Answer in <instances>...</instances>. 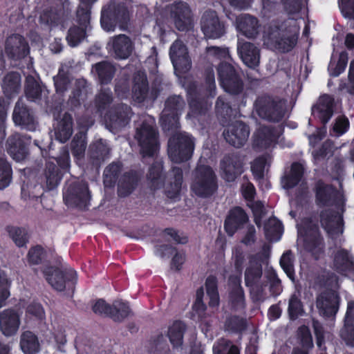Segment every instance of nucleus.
<instances>
[{"label":"nucleus","mask_w":354,"mask_h":354,"mask_svg":"<svg viewBox=\"0 0 354 354\" xmlns=\"http://www.w3.org/2000/svg\"><path fill=\"white\" fill-rule=\"evenodd\" d=\"M238 53L243 62L250 68H255L259 64L260 50L252 43L244 42L238 46Z\"/></svg>","instance_id":"f704fd0d"},{"label":"nucleus","mask_w":354,"mask_h":354,"mask_svg":"<svg viewBox=\"0 0 354 354\" xmlns=\"http://www.w3.org/2000/svg\"><path fill=\"white\" fill-rule=\"evenodd\" d=\"M21 76L17 72H10L3 80L2 90L5 96L12 98L19 93L20 89Z\"/></svg>","instance_id":"79ce46f5"},{"label":"nucleus","mask_w":354,"mask_h":354,"mask_svg":"<svg viewBox=\"0 0 354 354\" xmlns=\"http://www.w3.org/2000/svg\"><path fill=\"white\" fill-rule=\"evenodd\" d=\"M5 53L10 59L18 61L29 54L30 47L24 37L12 34L5 41Z\"/></svg>","instance_id":"412c9836"},{"label":"nucleus","mask_w":354,"mask_h":354,"mask_svg":"<svg viewBox=\"0 0 354 354\" xmlns=\"http://www.w3.org/2000/svg\"><path fill=\"white\" fill-rule=\"evenodd\" d=\"M185 331V324L181 321H175L169 328L168 337L174 347H178L183 344Z\"/></svg>","instance_id":"49530a36"},{"label":"nucleus","mask_w":354,"mask_h":354,"mask_svg":"<svg viewBox=\"0 0 354 354\" xmlns=\"http://www.w3.org/2000/svg\"><path fill=\"white\" fill-rule=\"evenodd\" d=\"M109 314V317L113 322L121 323L129 316L133 315V312L128 301L119 299L113 301Z\"/></svg>","instance_id":"a19ab883"},{"label":"nucleus","mask_w":354,"mask_h":354,"mask_svg":"<svg viewBox=\"0 0 354 354\" xmlns=\"http://www.w3.org/2000/svg\"><path fill=\"white\" fill-rule=\"evenodd\" d=\"M132 97L138 103L144 102L149 93V82L147 74L138 71L133 77Z\"/></svg>","instance_id":"2f4dec72"},{"label":"nucleus","mask_w":354,"mask_h":354,"mask_svg":"<svg viewBox=\"0 0 354 354\" xmlns=\"http://www.w3.org/2000/svg\"><path fill=\"white\" fill-rule=\"evenodd\" d=\"M218 178H194L191 184L192 192L201 198H211L218 190Z\"/></svg>","instance_id":"c756f323"},{"label":"nucleus","mask_w":354,"mask_h":354,"mask_svg":"<svg viewBox=\"0 0 354 354\" xmlns=\"http://www.w3.org/2000/svg\"><path fill=\"white\" fill-rule=\"evenodd\" d=\"M216 114L219 123L225 127L232 120L234 110L232 109L230 102L223 96H219L215 105Z\"/></svg>","instance_id":"ea45409f"},{"label":"nucleus","mask_w":354,"mask_h":354,"mask_svg":"<svg viewBox=\"0 0 354 354\" xmlns=\"http://www.w3.org/2000/svg\"><path fill=\"white\" fill-rule=\"evenodd\" d=\"M141 178H119L118 181V195L120 198L128 196L138 186Z\"/></svg>","instance_id":"864d4df0"},{"label":"nucleus","mask_w":354,"mask_h":354,"mask_svg":"<svg viewBox=\"0 0 354 354\" xmlns=\"http://www.w3.org/2000/svg\"><path fill=\"white\" fill-rule=\"evenodd\" d=\"M26 98L31 102L40 100L41 97L42 88L38 82L34 78L28 79L24 89Z\"/></svg>","instance_id":"603ef678"},{"label":"nucleus","mask_w":354,"mask_h":354,"mask_svg":"<svg viewBox=\"0 0 354 354\" xmlns=\"http://www.w3.org/2000/svg\"><path fill=\"white\" fill-rule=\"evenodd\" d=\"M165 11L179 31H187L192 28V12L187 3L180 0L175 1L173 3L167 5Z\"/></svg>","instance_id":"9d476101"},{"label":"nucleus","mask_w":354,"mask_h":354,"mask_svg":"<svg viewBox=\"0 0 354 354\" xmlns=\"http://www.w3.org/2000/svg\"><path fill=\"white\" fill-rule=\"evenodd\" d=\"M47 257V252L41 245L32 246L27 253V261L30 266L43 264Z\"/></svg>","instance_id":"09e8293b"},{"label":"nucleus","mask_w":354,"mask_h":354,"mask_svg":"<svg viewBox=\"0 0 354 354\" xmlns=\"http://www.w3.org/2000/svg\"><path fill=\"white\" fill-rule=\"evenodd\" d=\"M86 28L74 25L68 29L66 39L68 45L74 47L77 46L86 37Z\"/></svg>","instance_id":"4d7b16f0"},{"label":"nucleus","mask_w":354,"mask_h":354,"mask_svg":"<svg viewBox=\"0 0 354 354\" xmlns=\"http://www.w3.org/2000/svg\"><path fill=\"white\" fill-rule=\"evenodd\" d=\"M254 106L259 117L270 122H280L286 112V102L283 99L266 94L258 96Z\"/></svg>","instance_id":"39448f33"},{"label":"nucleus","mask_w":354,"mask_h":354,"mask_svg":"<svg viewBox=\"0 0 354 354\" xmlns=\"http://www.w3.org/2000/svg\"><path fill=\"white\" fill-rule=\"evenodd\" d=\"M165 189L166 196L171 200L176 201L179 198L183 178H174Z\"/></svg>","instance_id":"0e129e2a"},{"label":"nucleus","mask_w":354,"mask_h":354,"mask_svg":"<svg viewBox=\"0 0 354 354\" xmlns=\"http://www.w3.org/2000/svg\"><path fill=\"white\" fill-rule=\"evenodd\" d=\"M229 300L231 309L234 311H244L246 308L245 296L244 290L230 292Z\"/></svg>","instance_id":"052dcab7"},{"label":"nucleus","mask_w":354,"mask_h":354,"mask_svg":"<svg viewBox=\"0 0 354 354\" xmlns=\"http://www.w3.org/2000/svg\"><path fill=\"white\" fill-rule=\"evenodd\" d=\"M30 140V138L17 133L10 136L6 144L8 153L17 161L24 160L29 153Z\"/></svg>","instance_id":"4be33fe9"},{"label":"nucleus","mask_w":354,"mask_h":354,"mask_svg":"<svg viewBox=\"0 0 354 354\" xmlns=\"http://www.w3.org/2000/svg\"><path fill=\"white\" fill-rule=\"evenodd\" d=\"M201 27L204 35L210 39H218L226 32L225 22L220 19L214 10L204 12L201 19Z\"/></svg>","instance_id":"2eb2a0df"},{"label":"nucleus","mask_w":354,"mask_h":354,"mask_svg":"<svg viewBox=\"0 0 354 354\" xmlns=\"http://www.w3.org/2000/svg\"><path fill=\"white\" fill-rule=\"evenodd\" d=\"M6 231L17 247L26 246L29 241V235L24 227L8 225L6 227Z\"/></svg>","instance_id":"a18cd8bd"},{"label":"nucleus","mask_w":354,"mask_h":354,"mask_svg":"<svg viewBox=\"0 0 354 354\" xmlns=\"http://www.w3.org/2000/svg\"><path fill=\"white\" fill-rule=\"evenodd\" d=\"M249 223V216L240 206L232 207L224 221V230L228 236H233L238 231L243 230Z\"/></svg>","instance_id":"a211bd4d"},{"label":"nucleus","mask_w":354,"mask_h":354,"mask_svg":"<svg viewBox=\"0 0 354 354\" xmlns=\"http://www.w3.org/2000/svg\"><path fill=\"white\" fill-rule=\"evenodd\" d=\"M91 6H80L77 10V21L79 26L86 28L90 26Z\"/></svg>","instance_id":"680f3d73"},{"label":"nucleus","mask_w":354,"mask_h":354,"mask_svg":"<svg viewBox=\"0 0 354 354\" xmlns=\"http://www.w3.org/2000/svg\"><path fill=\"white\" fill-rule=\"evenodd\" d=\"M279 264L288 277L292 281L295 280L294 257L291 250L283 252L280 258Z\"/></svg>","instance_id":"6e6d98bb"},{"label":"nucleus","mask_w":354,"mask_h":354,"mask_svg":"<svg viewBox=\"0 0 354 354\" xmlns=\"http://www.w3.org/2000/svg\"><path fill=\"white\" fill-rule=\"evenodd\" d=\"M333 264L338 273L354 277V257L347 250L341 248L335 253Z\"/></svg>","instance_id":"7c9ffc66"},{"label":"nucleus","mask_w":354,"mask_h":354,"mask_svg":"<svg viewBox=\"0 0 354 354\" xmlns=\"http://www.w3.org/2000/svg\"><path fill=\"white\" fill-rule=\"evenodd\" d=\"M334 98L328 94L322 95L316 104L312 107V115L322 125H326L333 115Z\"/></svg>","instance_id":"bb28decb"},{"label":"nucleus","mask_w":354,"mask_h":354,"mask_svg":"<svg viewBox=\"0 0 354 354\" xmlns=\"http://www.w3.org/2000/svg\"><path fill=\"white\" fill-rule=\"evenodd\" d=\"M55 91L58 94L64 93L71 83V80L67 73H61L59 71L58 74L53 77Z\"/></svg>","instance_id":"e2e57ef3"},{"label":"nucleus","mask_w":354,"mask_h":354,"mask_svg":"<svg viewBox=\"0 0 354 354\" xmlns=\"http://www.w3.org/2000/svg\"><path fill=\"white\" fill-rule=\"evenodd\" d=\"M218 80L221 88L232 95H239L243 92V72L238 65L225 61L217 66Z\"/></svg>","instance_id":"20e7f679"},{"label":"nucleus","mask_w":354,"mask_h":354,"mask_svg":"<svg viewBox=\"0 0 354 354\" xmlns=\"http://www.w3.org/2000/svg\"><path fill=\"white\" fill-rule=\"evenodd\" d=\"M113 102V94L110 88H102L96 95L95 105L100 112L104 111Z\"/></svg>","instance_id":"13d9d810"},{"label":"nucleus","mask_w":354,"mask_h":354,"mask_svg":"<svg viewBox=\"0 0 354 354\" xmlns=\"http://www.w3.org/2000/svg\"><path fill=\"white\" fill-rule=\"evenodd\" d=\"M112 49L115 58L126 59L132 54L133 44L129 37L125 35H119L113 38Z\"/></svg>","instance_id":"e433bc0d"},{"label":"nucleus","mask_w":354,"mask_h":354,"mask_svg":"<svg viewBox=\"0 0 354 354\" xmlns=\"http://www.w3.org/2000/svg\"><path fill=\"white\" fill-rule=\"evenodd\" d=\"M131 115V108L127 104L121 103L111 107L106 114V118L111 128L118 129L129 124Z\"/></svg>","instance_id":"393cba45"},{"label":"nucleus","mask_w":354,"mask_h":354,"mask_svg":"<svg viewBox=\"0 0 354 354\" xmlns=\"http://www.w3.org/2000/svg\"><path fill=\"white\" fill-rule=\"evenodd\" d=\"M47 280L55 290L59 292L66 290L67 295L72 297L77 281V274L76 271L71 268H55L51 275L47 277Z\"/></svg>","instance_id":"ddd939ff"},{"label":"nucleus","mask_w":354,"mask_h":354,"mask_svg":"<svg viewBox=\"0 0 354 354\" xmlns=\"http://www.w3.org/2000/svg\"><path fill=\"white\" fill-rule=\"evenodd\" d=\"M220 170L225 177H240L243 172V162L235 153L225 155L220 162Z\"/></svg>","instance_id":"c85d7f7f"},{"label":"nucleus","mask_w":354,"mask_h":354,"mask_svg":"<svg viewBox=\"0 0 354 354\" xmlns=\"http://www.w3.org/2000/svg\"><path fill=\"white\" fill-rule=\"evenodd\" d=\"M11 284L12 281L6 272L0 269V297L3 301H6L10 297Z\"/></svg>","instance_id":"69168bd1"},{"label":"nucleus","mask_w":354,"mask_h":354,"mask_svg":"<svg viewBox=\"0 0 354 354\" xmlns=\"http://www.w3.org/2000/svg\"><path fill=\"white\" fill-rule=\"evenodd\" d=\"M223 135L230 145L240 148L243 147L248 139L250 127L242 121H235L225 126Z\"/></svg>","instance_id":"f3484780"},{"label":"nucleus","mask_w":354,"mask_h":354,"mask_svg":"<svg viewBox=\"0 0 354 354\" xmlns=\"http://www.w3.org/2000/svg\"><path fill=\"white\" fill-rule=\"evenodd\" d=\"M195 148L192 135L183 131L171 135L167 142V154L171 162H185L190 160Z\"/></svg>","instance_id":"7ed1b4c3"},{"label":"nucleus","mask_w":354,"mask_h":354,"mask_svg":"<svg viewBox=\"0 0 354 354\" xmlns=\"http://www.w3.org/2000/svg\"><path fill=\"white\" fill-rule=\"evenodd\" d=\"M169 57L174 70L179 73H185L191 68V60L187 48L184 43L176 39L169 48Z\"/></svg>","instance_id":"aec40b11"},{"label":"nucleus","mask_w":354,"mask_h":354,"mask_svg":"<svg viewBox=\"0 0 354 354\" xmlns=\"http://www.w3.org/2000/svg\"><path fill=\"white\" fill-rule=\"evenodd\" d=\"M135 138L144 156H153L159 149L158 133L152 126L147 123H142L140 127L137 129Z\"/></svg>","instance_id":"f8f14e48"},{"label":"nucleus","mask_w":354,"mask_h":354,"mask_svg":"<svg viewBox=\"0 0 354 354\" xmlns=\"http://www.w3.org/2000/svg\"><path fill=\"white\" fill-rule=\"evenodd\" d=\"M20 346L25 354H36L40 350L37 336L30 330L24 331L21 334Z\"/></svg>","instance_id":"c03bdc74"},{"label":"nucleus","mask_w":354,"mask_h":354,"mask_svg":"<svg viewBox=\"0 0 354 354\" xmlns=\"http://www.w3.org/2000/svg\"><path fill=\"white\" fill-rule=\"evenodd\" d=\"M82 94V90L80 88L73 90L67 102V106L70 111L75 112L76 110L81 108Z\"/></svg>","instance_id":"338daca9"},{"label":"nucleus","mask_w":354,"mask_h":354,"mask_svg":"<svg viewBox=\"0 0 354 354\" xmlns=\"http://www.w3.org/2000/svg\"><path fill=\"white\" fill-rule=\"evenodd\" d=\"M306 178H281V183L284 189L289 190L297 186L300 183L299 192L306 194L308 190L307 183L305 181Z\"/></svg>","instance_id":"774afa93"},{"label":"nucleus","mask_w":354,"mask_h":354,"mask_svg":"<svg viewBox=\"0 0 354 354\" xmlns=\"http://www.w3.org/2000/svg\"><path fill=\"white\" fill-rule=\"evenodd\" d=\"M304 306L301 299L295 295H291L288 307V313L290 320H296L304 313Z\"/></svg>","instance_id":"bf43d9fd"},{"label":"nucleus","mask_w":354,"mask_h":354,"mask_svg":"<svg viewBox=\"0 0 354 354\" xmlns=\"http://www.w3.org/2000/svg\"><path fill=\"white\" fill-rule=\"evenodd\" d=\"M319 218L322 227L328 233L342 225L344 223L342 214L332 209L322 210Z\"/></svg>","instance_id":"58836bf2"},{"label":"nucleus","mask_w":354,"mask_h":354,"mask_svg":"<svg viewBox=\"0 0 354 354\" xmlns=\"http://www.w3.org/2000/svg\"><path fill=\"white\" fill-rule=\"evenodd\" d=\"M62 178H46V185L35 180L36 178H26L21 187V198L24 200L38 198L45 192L51 191L57 188Z\"/></svg>","instance_id":"4468645a"},{"label":"nucleus","mask_w":354,"mask_h":354,"mask_svg":"<svg viewBox=\"0 0 354 354\" xmlns=\"http://www.w3.org/2000/svg\"><path fill=\"white\" fill-rule=\"evenodd\" d=\"M12 120L15 125L28 131H35L36 124L31 110L21 100L15 106Z\"/></svg>","instance_id":"a878e982"},{"label":"nucleus","mask_w":354,"mask_h":354,"mask_svg":"<svg viewBox=\"0 0 354 354\" xmlns=\"http://www.w3.org/2000/svg\"><path fill=\"white\" fill-rule=\"evenodd\" d=\"M304 249L316 260L324 253L325 243L320 232L317 230L308 234L304 240Z\"/></svg>","instance_id":"72a5a7b5"},{"label":"nucleus","mask_w":354,"mask_h":354,"mask_svg":"<svg viewBox=\"0 0 354 354\" xmlns=\"http://www.w3.org/2000/svg\"><path fill=\"white\" fill-rule=\"evenodd\" d=\"M225 330L239 335H242L248 327L247 319L237 315L227 317L225 322Z\"/></svg>","instance_id":"37998d69"},{"label":"nucleus","mask_w":354,"mask_h":354,"mask_svg":"<svg viewBox=\"0 0 354 354\" xmlns=\"http://www.w3.org/2000/svg\"><path fill=\"white\" fill-rule=\"evenodd\" d=\"M214 354H240L239 348L232 341L221 338L213 346Z\"/></svg>","instance_id":"3c124183"},{"label":"nucleus","mask_w":354,"mask_h":354,"mask_svg":"<svg viewBox=\"0 0 354 354\" xmlns=\"http://www.w3.org/2000/svg\"><path fill=\"white\" fill-rule=\"evenodd\" d=\"M236 29L245 37L253 39L259 34V20L249 14H243L236 20Z\"/></svg>","instance_id":"473e14b6"},{"label":"nucleus","mask_w":354,"mask_h":354,"mask_svg":"<svg viewBox=\"0 0 354 354\" xmlns=\"http://www.w3.org/2000/svg\"><path fill=\"white\" fill-rule=\"evenodd\" d=\"M73 118L69 112H66L58 121L55 127V138L59 142L64 143L68 141L73 134Z\"/></svg>","instance_id":"4c0bfd02"},{"label":"nucleus","mask_w":354,"mask_h":354,"mask_svg":"<svg viewBox=\"0 0 354 354\" xmlns=\"http://www.w3.org/2000/svg\"><path fill=\"white\" fill-rule=\"evenodd\" d=\"M92 73L101 85H107L113 79L116 68L111 62L103 60L92 66Z\"/></svg>","instance_id":"c9c22d12"},{"label":"nucleus","mask_w":354,"mask_h":354,"mask_svg":"<svg viewBox=\"0 0 354 354\" xmlns=\"http://www.w3.org/2000/svg\"><path fill=\"white\" fill-rule=\"evenodd\" d=\"M20 325V316L13 308H7L0 313V330L6 337L17 333Z\"/></svg>","instance_id":"cd10ccee"},{"label":"nucleus","mask_w":354,"mask_h":354,"mask_svg":"<svg viewBox=\"0 0 354 354\" xmlns=\"http://www.w3.org/2000/svg\"><path fill=\"white\" fill-rule=\"evenodd\" d=\"M91 198L88 185L86 181H75L69 183L68 180L63 189V200L68 207L79 209H88Z\"/></svg>","instance_id":"0eeeda50"},{"label":"nucleus","mask_w":354,"mask_h":354,"mask_svg":"<svg viewBox=\"0 0 354 354\" xmlns=\"http://www.w3.org/2000/svg\"><path fill=\"white\" fill-rule=\"evenodd\" d=\"M187 93V100L191 112L194 115H203L208 108L207 99L203 97L198 91L195 81H189L183 84Z\"/></svg>","instance_id":"5701e85b"},{"label":"nucleus","mask_w":354,"mask_h":354,"mask_svg":"<svg viewBox=\"0 0 354 354\" xmlns=\"http://www.w3.org/2000/svg\"><path fill=\"white\" fill-rule=\"evenodd\" d=\"M185 106V102L180 95L167 97L160 118V123L165 132L176 131L180 128V116Z\"/></svg>","instance_id":"423d86ee"},{"label":"nucleus","mask_w":354,"mask_h":354,"mask_svg":"<svg viewBox=\"0 0 354 354\" xmlns=\"http://www.w3.org/2000/svg\"><path fill=\"white\" fill-rule=\"evenodd\" d=\"M268 41L281 53L290 52L297 45L299 28L286 21L270 24L266 31Z\"/></svg>","instance_id":"f257e3e1"},{"label":"nucleus","mask_w":354,"mask_h":354,"mask_svg":"<svg viewBox=\"0 0 354 354\" xmlns=\"http://www.w3.org/2000/svg\"><path fill=\"white\" fill-rule=\"evenodd\" d=\"M340 297L338 292L331 288L326 289L316 299V306L320 315L326 318L335 316L338 310Z\"/></svg>","instance_id":"dca6fc26"},{"label":"nucleus","mask_w":354,"mask_h":354,"mask_svg":"<svg viewBox=\"0 0 354 354\" xmlns=\"http://www.w3.org/2000/svg\"><path fill=\"white\" fill-rule=\"evenodd\" d=\"M123 168V163L120 160L113 161L105 167L102 177H138L134 171H130L120 176Z\"/></svg>","instance_id":"8fccbe9b"},{"label":"nucleus","mask_w":354,"mask_h":354,"mask_svg":"<svg viewBox=\"0 0 354 354\" xmlns=\"http://www.w3.org/2000/svg\"><path fill=\"white\" fill-rule=\"evenodd\" d=\"M263 259L259 254L249 257V265L244 273L245 285L249 288L253 299L258 300L262 293L261 283L263 276Z\"/></svg>","instance_id":"6e6552de"},{"label":"nucleus","mask_w":354,"mask_h":354,"mask_svg":"<svg viewBox=\"0 0 354 354\" xmlns=\"http://www.w3.org/2000/svg\"><path fill=\"white\" fill-rule=\"evenodd\" d=\"M348 60V53L345 50H343L339 53L337 62L334 61L333 58H331L328 66L329 75L333 77H338L345 71L347 66Z\"/></svg>","instance_id":"de8ad7c7"},{"label":"nucleus","mask_w":354,"mask_h":354,"mask_svg":"<svg viewBox=\"0 0 354 354\" xmlns=\"http://www.w3.org/2000/svg\"><path fill=\"white\" fill-rule=\"evenodd\" d=\"M279 136V132L276 127L268 125L261 126L254 135L252 147L256 151L268 149L272 144L277 142Z\"/></svg>","instance_id":"b1692460"},{"label":"nucleus","mask_w":354,"mask_h":354,"mask_svg":"<svg viewBox=\"0 0 354 354\" xmlns=\"http://www.w3.org/2000/svg\"><path fill=\"white\" fill-rule=\"evenodd\" d=\"M72 19L71 10L59 3L44 9L40 15L39 21L50 27L60 26L61 29H65Z\"/></svg>","instance_id":"9b49d317"},{"label":"nucleus","mask_w":354,"mask_h":354,"mask_svg":"<svg viewBox=\"0 0 354 354\" xmlns=\"http://www.w3.org/2000/svg\"><path fill=\"white\" fill-rule=\"evenodd\" d=\"M268 155L263 154L256 158L251 163V171L254 177H264L265 169L268 172L270 163Z\"/></svg>","instance_id":"5fc2aeb1"},{"label":"nucleus","mask_w":354,"mask_h":354,"mask_svg":"<svg viewBox=\"0 0 354 354\" xmlns=\"http://www.w3.org/2000/svg\"><path fill=\"white\" fill-rule=\"evenodd\" d=\"M110 148L106 141L100 138L93 142L88 147L87 167L99 174L102 163L109 158Z\"/></svg>","instance_id":"6ab92c4d"},{"label":"nucleus","mask_w":354,"mask_h":354,"mask_svg":"<svg viewBox=\"0 0 354 354\" xmlns=\"http://www.w3.org/2000/svg\"><path fill=\"white\" fill-rule=\"evenodd\" d=\"M130 12L124 2L110 1L104 5L101 10L100 24L103 30L114 31L116 27L126 30L130 23Z\"/></svg>","instance_id":"f03ea898"},{"label":"nucleus","mask_w":354,"mask_h":354,"mask_svg":"<svg viewBox=\"0 0 354 354\" xmlns=\"http://www.w3.org/2000/svg\"><path fill=\"white\" fill-rule=\"evenodd\" d=\"M314 192L316 205L319 207H335L339 209L345 205L343 194L334 185L325 183L322 178L316 182Z\"/></svg>","instance_id":"1a4fd4ad"}]
</instances>
